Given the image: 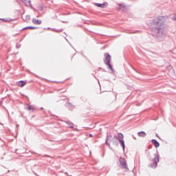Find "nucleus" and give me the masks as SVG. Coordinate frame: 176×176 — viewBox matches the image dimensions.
Segmentation results:
<instances>
[{"instance_id":"9d476101","label":"nucleus","mask_w":176,"mask_h":176,"mask_svg":"<svg viewBox=\"0 0 176 176\" xmlns=\"http://www.w3.org/2000/svg\"><path fill=\"white\" fill-rule=\"evenodd\" d=\"M96 6H98V8H102V9H104V8H105V5H107V3H95Z\"/></svg>"},{"instance_id":"a211bd4d","label":"nucleus","mask_w":176,"mask_h":176,"mask_svg":"<svg viewBox=\"0 0 176 176\" xmlns=\"http://www.w3.org/2000/svg\"><path fill=\"white\" fill-rule=\"evenodd\" d=\"M31 19V16L30 15H26L25 17V21H27V20H30Z\"/></svg>"},{"instance_id":"2eb2a0df","label":"nucleus","mask_w":176,"mask_h":176,"mask_svg":"<svg viewBox=\"0 0 176 176\" xmlns=\"http://www.w3.org/2000/svg\"><path fill=\"white\" fill-rule=\"evenodd\" d=\"M27 110L28 111H32V112H34V111H35V109L34 108V106L28 104Z\"/></svg>"},{"instance_id":"0eeeda50","label":"nucleus","mask_w":176,"mask_h":176,"mask_svg":"<svg viewBox=\"0 0 176 176\" xmlns=\"http://www.w3.org/2000/svg\"><path fill=\"white\" fill-rule=\"evenodd\" d=\"M118 141H119L118 140V136L116 135L113 138H112L111 142H113V145L118 146Z\"/></svg>"},{"instance_id":"412c9836","label":"nucleus","mask_w":176,"mask_h":176,"mask_svg":"<svg viewBox=\"0 0 176 176\" xmlns=\"http://www.w3.org/2000/svg\"><path fill=\"white\" fill-rule=\"evenodd\" d=\"M173 20L176 21V14L173 16Z\"/></svg>"},{"instance_id":"b1692460","label":"nucleus","mask_w":176,"mask_h":176,"mask_svg":"<svg viewBox=\"0 0 176 176\" xmlns=\"http://www.w3.org/2000/svg\"><path fill=\"white\" fill-rule=\"evenodd\" d=\"M156 136H157V137H159L157 134H156Z\"/></svg>"},{"instance_id":"dca6fc26","label":"nucleus","mask_w":176,"mask_h":176,"mask_svg":"<svg viewBox=\"0 0 176 176\" xmlns=\"http://www.w3.org/2000/svg\"><path fill=\"white\" fill-rule=\"evenodd\" d=\"M19 87H24V86H25V82L23 80L20 81L19 83Z\"/></svg>"},{"instance_id":"5701e85b","label":"nucleus","mask_w":176,"mask_h":176,"mask_svg":"<svg viewBox=\"0 0 176 176\" xmlns=\"http://www.w3.org/2000/svg\"><path fill=\"white\" fill-rule=\"evenodd\" d=\"M89 137H93V134L90 133L89 135Z\"/></svg>"},{"instance_id":"9b49d317","label":"nucleus","mask_w":176,"mask_h":176,"mask_svg":"<svg viewBox=\"0 0 176 176\" xmlns=\"http://www.w3.org/2000/svg\"><path fill=\"white\" fill-rule=\"evenodd\" d=\"M123 138H124V135H123V133H118V140L122 141V140H123Z\"/></svg>"},{"instance_id":"393cba45","label":"nucleus","mask_w":176,"mask_h":176,"mask_svg":"<svg viewBox=\"0 0 176 176\" xmlns=\"http://www.w3.org/2000/svg\"><path fill=\"white\" fill-rule=\"evenodd\" d=\"M156 136H157V137H159L157 134H156Z\"/></svg>"},{"instance_id":"ddd939ff","label":"nucleus","mask_w":176,"mask_h":176,"mask_svg":"<svg viewBox=\"0 0 176 176\" xmlns=\"http://www.w3.org/2000/svg\"><path fill=\"white\" fill-rule=\"evenodd\" d=\"M119 9H120L122 12H126V6L123 4H118Z\"/></svg>"},{"instance_id":"6ab92c4d","label":"nucleus","mask_w":176,"mask_h":176,"mask_svg":"<svg viewBox=\"0 0 176 176\" xmlns=\"http://www.w3.org/2000/svg\"><path fill=\"white\" fill-rule=\"evenodd\" d=\"M38 10H40L42 12V10H43V6H40L38 7Z\"/></svg>"},{"instance_id":"f257e3e1","label":"nucleus","mask_w":176,"mask_h":176,"mask_svg":"<svg viewBox=\"0 0 176 176\" xmlns=\"http://www.w3.org/2000/svg\"><path fill=\"white\" fill-rule=\"evenodd\" d=\"M168 19V16H161L155 18L152 21L151 24L154 26L153 28V36H155L158 42H164V39H166V31H164L163 25Z\"/></svg>"},{"instance_id":"aec40b11","label":"nucleus","mask_w":176,"mask_h":176,"mask_svg":"<svg viewBox=\"0 0 176 176\" xmlns=\"http://www.w3.org/2000/svg\"><path fill=\"white\" fill-rule=\"evenodd\" d=\"M69 126L71 127V129L74 128V124L72 123H69Z\"/></svg>"},{"instance_id":"f03ea898","label":"nucleus","mask_w":176,"mask_h":176,"mask_svg":"<svg viewBox=\"0 0 176 176\" xmlns=\"http://www.w3.org/2000/svg\"><path fill=\"white\" fill-rule=\"evenodd\" d=\"M104 63L105 65L109 67L111 71H113V68H112V65H111V55L109 54H104Z\"/></svg>"},{"instance_id":"f8f14e48","label":"nucleus","mask_w":176,"mask_h":176,"mask_svg":"<svg viewBox=\"0 0 176 176\" xmlns=\"http://www.w3.org/2000/svg\"><path fill=\"white\" fill-rule=\"evenodd\" d=\"M120 144V146H122L123 151H124V149L126 148V145L124 144V140H118Z\"/></svg>"},{"instance_id":"6e6552de","label":"nucleus","mask_w":176,"mask_h":176,"mask_svg":"<svg viewBox=\"0 0 176 176\" xmlns=\"http://www.w3.org/2000/svg\"><path fill=\"white\" fill-rule=\"evenodd\" d=\"M152 144H154V146H155V148H159V146H160V144L159 143V142H157L156 140L153 139L151 140Z\"/></svg>"},{"instance_id":"7ed1b4c3","label":"nucleus","mask_w":176,"mask_h":176,"mask_svg":"<svg viewBox=\"0 0 176 176\" xmlns=\"http://www.w3.org/2000/svg\"><path fill=\"white\" fill-rule=\"evenodd\" d=\"M119 162L121 164L122 168L125 170V171H129V167H127V162H126V160H124V158L120 157Z\"/></svg>"},{"instance_id":"4468645a","label":"nucleus","mask_w":176,"mask_h":176,"mask_svg":"<svg viewBox=\"0 0 176 176\" xmlns=\"http://www.w3.org/2000/svg\"><path fill=\"white\" fill-rule=\"evenodd\" d=\"M138 135H139V137H142L143 138L146 137V133L144 131H140L138 133Z\"/></svg>"},{"instance_id":"20e7f679","label":"nucleus","mask_w":176,"mask_h":176,"mask_svg":"<svg viewBox=\"0 0 176 176\" xmlns=\"http://www.w3.org/2000/svg\"><path fill=\"white\" fill-rule=\"evenodd\" d=\"M153 164H151L150 166L151 167H157V163H159V155H155V157L153 159Z\"/></svg>"},{"instance_id":"4be33fe9","label":"nucleus","mask_w":176,"mask_h":176,"mask_svg":"<svg viewBox=\"0 0 176 176\" xmlns=\"http://www.w3.org/2000/svg\"><path fill=\"white\" fill-rule=\"evenodd\" d=\"M56 32H61V30H54Z\"/></svg>"},{"instance_id":"f3484780","label":"nucleus","mask_w":176,"mask_h":176,"mask_svg":"<svg viewBox=\"0 0 176 176\" xmlns=\"http://www.w3.org/2000/svg\"><path fill=\"white\" fill-rule=\"evenodd\" d=\"M36 30V27H32V26H28L23 28V30Z\"/></svg>"},{"instance_id":"423d86ee","label":"nucleus","mask_w":176,"mask_h":176,"mask_svg":"<svg viewBox=\"0 0 176 176\" xmlns=\"http://www.w3.org/2000/svg\"><path fill=\"white\" fill-rule=\"evenodd\" d=\"M112 138H113L112 135H109L107 138L106 144H107V145H108L109 148L111 146V144L109 143H108V142H112Z\"/></svg>"},{"instance_id":"1a4fd4ad","label":"nucleus","mask_w":176,"mask_h":176,"mask_svg":"<svg viewBox=\"0 0 176 176\" xmlns=\"http://www.w3.org/2000/svg\"><path fill=\"white\" fill-rule=\"evenodd\" d=\"M32 23L34 24H36L37 25H39L42 24V21L38 20L36 19H32Z\"/></svg>"},{"instance_id":"39448f33","label":"nucleus","mask_w":176,"mask_h":176,"mask_svg":"<svg viewBox=\"0 0 176 176\" xmlns=\"http://www.w3.org/2000/svg\"><path fill=\"white\" fill-rule=\"evenodd\" d=\"M21 1L23 2L28 8H32V5H31V0H21Z\"/></svg>"}]
</instances>
